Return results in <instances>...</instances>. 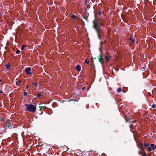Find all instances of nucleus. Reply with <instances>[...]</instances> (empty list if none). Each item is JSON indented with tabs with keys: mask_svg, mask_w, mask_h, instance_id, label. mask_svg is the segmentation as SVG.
I'll return each mask as SVG.
<instances>
[{
	"mask_svg": "<svg viewBox=\"0 0 156 156\" xmlns=\"http://www.w3.org/2000/svg\"><path fill=\"white\" fill-rule=\"evenodd\" d=\"M86 88V87H83L82 88V90H84Z\"/></svg>",
	"mask_w": 156,
	"mask_h": 156,
	"instance_id": "bb28decb",
	"label": "nucleus"
},
{
	"mask_svg": "<svg viewBox=\"0 0 156 156\" xmlns=\"http://www.w3.org/2000/svg\"><path fill=\"white\" fill-rule=\"evenodd\" d=\"M2 81V80L0 79V82H1Z\"/></svg>",
	"mask_w": 156,
	"mask_h": 156,
	"instance_id": "2f4dec72",
	"label": "nucleus"
},
{
	"mask_svg": "<svg viewBox=\"0 0 156 156\" xmlns=\"http://www.w3.org/2000/svg\"><path fill=\"white\" fill-rule=\"evenodd\" d=\"M2 84V83H1V84Z\"/></svg>",
	"mask_w": 156,
	"mask_h": 156,
	"instance_id": "72a5a7b5",
	"label": "nucleus"
},
{
	"mask_svg": "<svg viewBox=\"0 0 156 156\" xmlns=\"http://www.w3.org/2000/svg\"><path fill=\"white\" fill-rule=\"evenodd\" d=\"M5 126L6 127H8L9 128H10L12 127V125L11 124H5Z\"/></svg>",
	"mask_w": 156,
	"mask_h": 156,
	"instance_id": "ddd939ff",
	"label": "nucleus"
},
{
	"mask_svg": "<svg viewBox=\"0 0 156 156\" xmlns=\"http://www.w3.org/2000/svg\"><path fill=\"white\" fill-rule=\"evenodd\" d=\"M24 95L26 96L27 95V94L26 92H24Z\"/></svg>",
	"mask_w": 156,
	"mask_h": 156,
	"instance_id": "393cba45",
	"label": "nucleus"
},
{
	"mask_svg": "<svg viewBox=\"0 0 156 156\" xmlns=\"http://www.w3.org/2000/svg\"><path fill=\"white\" fill-rule=\"evenodd\" d=\"M41 94L40 93H37V98H39L41 96Z\"/></svg>",
	"mask_w": 156,
	"mask_h": 156,
	"instance_id": "dca6fc26",
	"label": "nucleus"
},
{
	"mask_svg": "<svg viewBox=\"0 0 156 156\" xmlns=\"http://www.w3.org/2000/svg\"><path fill=\"white\" fill-rule=\"evenodd\" d=\"M85 62L87 64H88L89 63V61L87 60V58L85 59Z\"/></svg>",
	"mask_w": 156,
	"mask_h": 156,
	"instance_id": "6ab92c4d",
	"label": "nucleus"
},
{
	"mask_svg": "<svg viewBox=\"0 0 156 156\" xmlns=\"http://www.w3.org/2000/svg\"><path fill=\"white\" fill-rule=\"evenodd\" d=\"M26 73L28 75H30L31 74V69L30 68L28 67L25 69Z\"/></svg>",
	"mask_w": 156,
	"mask_h": 156,
	"instance_id": "423d86ee",
	"label": "nucleus"
},
{
	"mask_svg": "<svg viewBox=\"0 0 156 156\" xmlns=\"http://www.w3.org/2000/svg\"><path fill=\"white\" fill-rule=\"evenodd\" d=\"M2 120V118H1V117H0V121H1V120Z\"/></svg>",
	"mask_w": 156,
	"mask_h": 156,
	"instance_id": "c756f323",
	"label": "nucleus"
},
{
	"mask_svg": "<svg viewBox=\"0 0 156 156\" xmlns=\"http://www.w3.org/2000/svg\"><path fill=\"white\" fill-rule=\"evenodd\" d=\"M144 148H147L149 151H153L156 149V145L154 144H151L150 145L146 142H144V145H143Z\"/></svg>",
	"mask_w": 156,
	"mask_h": 156,
	"instance_id": "f03ea898",
	"label": "nucleus"
},
{
	"mask_svg": "<svg viewBox=\"0 0 156 156\" xmlns=\"http://www.w3.org/2000/svg\"><path fill=\"white\" fill-rule=\"evenodd\" d=\"M138 148H139L141 151L138 152V154L140 155L142 154L141 156H148L147 155V153L145 152L144 151V147L143 144H140L138 145Z\"/></svg>",
	"mask_w": 156,
	"mask_h": 156,
	"instance_id": "20e7f679",
	"label": "nucleus"
},
{
	"mask_svg": "<svg viewBox=\"0 0 156 156\" xmlns=\"http://www.w3.org/2000/svg\"><path fill=\"white\" fill-rule=\"evenodd\" d=\"M129 40L131 41L130 44L131 45L133 44L134 42V40L133 39V38L132 37H130L129 38Z\"/></svg>",
	"mask_w": 156,
	"mask_h": 156,
	"instance_id": "9d476101",
	"label": "nucleus"
},
{
	"mask_svg": "<svg viewBox=\"0 0 156 156\" xmlns=\"http://www.w3.org/2000/svg\"><path fill=\"white\" fill-rule=\"evenodd\" d=\"M98 58L99 60V62L102 64L103 65V61L104 60V58L102 57V55H99V56L98 57Z\"/></svg>",
	"mask_w": 156,
	"mask_h": 156,
	"instance_id": "39448f33",
	"label": "nucleus"
},
{
	"mask_svg": "<svg viewBox=\"0 0 156 156\" xmlns=\"http://www.w3.org/2000/svg\"><path fill=\"white\" fill-rule=\"evenodd\" d=\"M140 69L143 71H144L145 70V67H144L143 65H142L140 66Z\"/></svg>",
	"mask_w": 156,
	"mask_h": 156,
	"instance_id": "4468645a",
	"label": "nucleus"
},
{
	"mask_svg": "<svg viewBox=\"0 0 156 156\" xmlns=\"http://www.w3.org/2000/svg\"><path fill=\"white\" fill-rule=\"evenodd\" d=\"M78 101V100H76H76H74L73 99H70V100H68V101Z\"/></svg>",
	"mask_w": 156,
	"mask_h": 156,
	"instance_id": "5701e85b",
	"label": "nucleus"
},
{
	"mask_svg": "<svg viewBox=\"0 0 156 156\" xmlns=\"http://www.w3.org/2000/svg\"><path fill=\"white\" fill-rule=\"evenodd\" d=\"M2 93V91L1 90H0V93Z\"/></svg>",
	"mask_w": 156,
	"mask_h": 156,
	"instance_id": "c85d7f7f",
	"label": "nucleus"
},
{
	"mask_svg": "<svg viewBox=\"0 0 156 156\" xmlns=\"http://www.w3.org/2000/svg\"><path fill=\"white\" fill-rule=\"evenodd\" d=\"M151 107L152 108H155L156 107V105L155 104H153V105H151Z\"/></svg>",
	"mask_w": 156,
	"mask_h": 156,
	"instance_id": "a211bd4d",
	"label": "nucleus"
},
{
	"mask_svg": "<svg viewBox=\"0 0 156 156\" xmlns=\"http://www.w3.org/2000/svg\"><path fill=\"white\" fill-rule=\"evenodd\" d=\"M28 88V86H27L26 87V88L27 89Z\"/></svg>",
	"mask_w": 156,
	"mask_h": 156,
	"instance_id": "7c9ffc66",
	"label": "nucleus"
},
{
	"mask_svg": "<svg viewBox=\"0 0 156 156\" xmlns=\"http://www.w3.org/2000/svg\"><path fill=\"white\" fill-rule=\"evenodd\" d=\"M72 17L73 18V19H75L76 18V17L75 15H72Z\"/></svg>",
	"mask_w": 156,
	"mask_h": 156,
	"instance_id": "aec40b11",
	"label": "nucleus"
},
{
	"mask_svg": "<svg viewBox=\"0 0 156 156\" xmlns=\"http://www.w3.org/2000/svg\"><path fill=\"white\" fill-rule=\"evenodd\" d=\"M39 108H40V110H41L43 107L41 106H39Z\"/></svg>",
	"mask_w": 156,
	"mask_h": 156,
	"instance_id": "a878e982",
	"label": "nucleus"
},
{
	"mask_svg": "<svg viewBox=\"0 0 156 156\" xmlns=\"http://www.w3.org/2000/svg\"><path fill=\"white\" fill-rule=\"evenodd\" d=\"M9 90H11V89H12V88L11 87H9Z\"/></svg>",
	"mask_w": 156,
	"mask_h": 156,
	"instance_id": "cd10ccee",
	"label": "nucleus"
},
{
	"mask_svg": "<svg viewBox=\"0 0 156 156\" xmlns=\"http://www.w3.org/2000/svg\"><path fill=\"white\" fill-rule=\"evenodd\" d=\"M26 47V46L25 45H23L21 47V50H24V48Z\"/></svg>",
	"mask_w": 156,
	"mask_h": 156,
	"instance_id": "f3484780",
	"label": "nucleus"
},
{
	"mask_svg": "<svg viewBox=\"0 0 156 156\" xmlns=\"http://www.w3.org/2000/svg\"><path fill=\"white\" fill-rule=\"evenodd\" d=\"M125 119L126 122L130 121V118L129 117H126V116Z\"/></svg>",
	"mask_w": 156,
	"mask_h": 156,
	"instance_id": "f8f14e48",
	"label": "nucleus"
},
{
	"mask_svg": "<svg viewBox=\"0 0 156 156\" xmlns=\"http://www.w3.org/2000/svg\"><path fill=\"white\" fill-rule=\"evenodd\" d=\"M20 51L19 50H17L16 51V53L17 54H18L20 53Z\"/></svg>",
	"mask_w": 156,
	"mask_h": 156,
	"instance_id": "b1692460",
	"label": "nucleus"
},
{
	"mask_svg": "<svg viewBox=\"0 0 156 156\" xmlns=\"http://www.w3.org/2000/svg\"><path fill=\"white\" fill-rule=\"evenodd\" d=\"M25 105L27 107V111L34 113L36 110V107L33 105L31 104H26Z\"/></svg>",
	"mask_w": 156,
	"mask_h": 156,
	"instance_id": "7ed1b4c3",
	"label": "nucleus"
},
{
	"mask_svg": "<svg viewBox=\"0 0 156 156\" xmlns=\"http://www.w3.org/2000/svg\"><path fill=\"white\" fill-rule=\"evenodd\" d=\"M10 65L9 64H7L6 65V67L7 69H8L10 68Z\"/></svg>",
	"mask_w": 156,
	"mask_h": 156,
	"instance_id": "412c9836",
	"label": "nucleus"
},
{
	"mask_svg": "<svg viewBox=\"0 0 156 156\" xmlns=\"http://www.w3.org/2000/svg\"><path fill=\"white\" fill-rule=\"evenodd\" d=\"M76 70L79 72L81 70V67L79 65H77L76 66Z\"/></svg>",
	"mask_w": 156,
	"mask_h": 156,
	"instance_id": "1a4fd4ad",
	"label": "nucleus"
},
{
	"mask_svg": "<svg viewBox=\"0 0 156 156\" xmlns=\"http://www.w3.org/2000/svg\"><path fill=\"white\" fill-rule=\"evenodd\" d=\"M111 57V55L107 54L105 57V59L107 62H109V60Z\"/></svg>",
	"mask_w": 156,
	"mask_h": 156,
	"instance_id": "0eeeda50",
	"label": "nucleus"
},
{
	"mask_svg": "<svg viewBox=\"0 0 156 156\" xmlns=\"http://www.w3.org/2000/svg\"><path fill=\"white\" fill-rule=\"evenodd\" d=\"M75 95V94H73V96H74V95Z\"/></svg>",
	"mask_w": 156,
	"mask_h": 156,
	"instance_id": "473e14b6",
	"label": "nucleus"
},
{
	"mask_svg": "<svg viewBox=\"0 0 156 156\" xmlns=\"http://www.w3.org/2000/svg\"><path fill=\"white\" fill-rule=\"evenodd\" d=\"M122 91V88L121 87H119L118 88L117 90V92L119 93L121 92Z\"/></svg>",
	"mask_w": 156,
	"mask_h": 156,
	"instance_id": "2eb2a0df",
	"label": "nucleus"
},
{
	"mask_svg": "<svg viewBox=\"0 0 156 156\" xmlns=\"http://www.w3.org/2000/svg\"><path fill=\"white\" fill-rule=\"evenodd\" d=\"M21 82H22V81L21 80H18V81L16 82V84L17 86H19V83H20Z\"/></svg>",
	"mask_w": 156,
	"mask_h": 156,
	"instance_id": "9b49d317",
	"label": "nucleus"
},
{
	"mask_svg": "<svg viewBox=\"0 0 156 156\" xmlns=\"http://www.w3.org/2000/svg\"><path fill=\"white\" fill-rule=\"evenodd\" d=\"M129 127L132 129H134V127L133 126V122L132 121H130L129 122Z\"/></svg>",
	"mask_w": 156,
	"mask_h": 156,
	"instance_id": "6e6552de",
	"label": "nucleus"
},
{
	"mask_svg": "<svg viewBox=\"0 0 156 156\" xmlns=\"http://www.w3.org/2000/svg\"><path fill=\"white\" fill-rule=\"evenodd\" d=\"M93 27L96 30L98 35L99 36L102 31L101 28V27L102 25V23L100 20L95 21L93 22Z\"/></svg>",
	"mask_w": 156,
	"mask_h": 156,
	"instance_id": "f257e3e1",
	"label": "nucleus"
},
{
	"mask_svg": "<svg viewBox=\"0 0 156 156\" xmlns=\"http://www.w3.org/2000/svg\"><path fill=\"white\" fill-rule=\"evenodd\" d=\"M33 84L34 85L35 87H37V83H33Z\"/></svg>",
	"mask_w": 156,
	"mask_h": 156,
	"instance_id": "4be33fe9",
	"label": "nucleus"
}]
</instances>
